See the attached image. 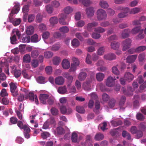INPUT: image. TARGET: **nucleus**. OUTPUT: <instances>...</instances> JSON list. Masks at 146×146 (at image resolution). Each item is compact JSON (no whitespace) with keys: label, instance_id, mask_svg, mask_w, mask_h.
Masks as SVG:
<instances>
[{"label":"nucleus","instance_id":"nucleus-41","mask_svg":"<svg viewBox=\"0 0 146 146\" xmlns=\"http://www.w3.org/2000/svg\"><path fill=\"white\" fill-rule=\"evenodd\" d=\"M51 113L53 115H56L58 114V110L55 108H52L50 110Z\"/></svg>","mask_w":146,"mask_h":146},{"label":"nucleus","instance_id":"nucleus-8","mask_svg":"<svg viewBox=\"0 0 146 146\" xmlns=\"http://www.w3.org/2000/svg\"><path fill=\"white\" fill-rule=\"evenodd\" d=\"M28 96V98H29L30 101H35L36 104H38V101L37 96L36 95H35L33 92H29Z\"/></svg>","mask_w":146,"mask_h":146},{"label":"nucleus","instance_id":"nucleus-6","mask_svg":"<svg viewBox=\"0 0 146 146\" xmlns=\"http://www.w3.org/2000/svg\"><path fill=\"white\" fill-rule=\"evenodd\" d=\"M115 80L116 79L111 76L108 77L106 81V86L109 87H112L115 84Z\"/></svg>","mask_w":146,"mask_h":146},{"label":"nucleus","instance_id":"nucleus-25","mask_svg":"<svg viewBox=\"0 0 146 146\" xmlns=\"http://www.w3.org/2000/svg\"><path fill=\"white\" fill-rule=\"evenodd\" d=\"M143 29L141 30L139 34L135 36V38L137 40H141L144 38L145 35L143 33Z\"/></svg>","mask_w":146,"mask_h":146},{"label":"nucleus","instance_id":"nucleus-3","mask_svg":"<svg viewBox=\"0 0 146 146\" xmlns=\"http://www.w3.org/2000/svg\"><path fill=\"white\" fill-rule=\"evenodd\" d=\"M133 88L131 87H129L128 88V93H127L128 95H132L133 94V92L135 89H137L139 85L137 83V81L135 80L132 84Z\"/></svg>","mask_w":146,"mask_h":146},{"label":"nucleus","instance_id":"nucleus-30","mask_svg":"<svg viewBox=\"0 0 146 146\" xmlns=\"http://www.w3.org/2000/svg\"><path fill=\"white\" fill-rule=\"evenodd\" d=\"M105 50L104 47L102 46L99 48L97 50V53L98 55L102 56L104 54Z\"/></svg>","mask_w":146,"mask_h":146},{"label":"nucleus","instance_id":"nucleus-27","mask_svg":"<svg viewBox=\"0 0 146 146\" xmlns=\"http://www.w3.org/2000/svg\"><path fill=\"white\" fill-rule=\"evenodd\" d=\"M125 100L126 98L125 96H122L121 97L120 101L119 103V105L120 107V111L123 110L124 109V108H121V106H122L124 104Z\"/></svg>","mask_w":146,"mask_h":146},{"label":"nucleus","instance_id":"nucleus-22","mask_svg":"<svg viewBox=\"0 0 146 146\" xmlns=\"http://www.w3.org/2000/svg\"><path fill=\"white\" fill-rule=\"evenodd\" d=\"M61 61V59L60 57L56 56L53 58V63L55 65L58 66L59 65Z\"/></svg>","mask_w":146,"mask_h":146},{"label":"nucleus","instance_id":"nucleus-36","mask_svg":"<svg viewBox=\"0 0 146 146\" xmlns=\"http://www.w3.org/2000/svg\"><path fill=\"white\" fill-rule=\"evenodd\" d=\"M25 99H28V96L27 95H25L24 97L23 95L20 94L18 98V100L20 102L24 100Z\"/></svg>","mask_w":146,"mask_h":146},{"label":"nucleus","instance_id":"nucleus-23","mask_svg":"<svg viewBox=\"0 0 146 146\" xmlns=\"http://www.w3.org/2000/svg\"><path fill=\"white\" fill-rule=\"evenodd\" d=\"M100 6L104 9H107L109 7V5L107 2L105 1H101L99 3Z\"/></svg>","mask_w":146,"mask_h":146},{"label":"nucleus","instance_id":"nucleus-49","mask_svg":"<svg viewBox=\"0 0 146 146\" xmlns=\"http://www.w3.org/2000/svg\"><path fill=\"white\" fill-rule=\"evenodd\" d=\"M59 30L60 32L64 33H67L69 31L68 28L66 26H64L61 27L60 28Z\"/></svg>","mask_w":146,"mask_h":146},{"label":"nucleus","instance_id":"nucleus-53","mask_svg":"<svg viewBox=\"0 0 146 146\" xmlns=\"http://www.w3.org/2000/svg\"><path fill=\"white\" fill-rule=\"evenodd\" d=\"M127 11L128 12V14H135L138 13L140 12L139 10H125Z\"/></svg>","mask_w":146,"mask_h":146},{"label":"nucleus","instance_id":"nucleus-19","mask_svg":"<svg viewBox=\"0 0 146 146\" xmlns=\"http://www.w3.org/2000/svg\"><path fill=\"white\" fill-rule=\"evenodd\" d=\"M58 92L60 94H65L67 91V88L65 86L60 87L58 89Z\"/></svg>","mask_w":146,"mask_h":146},{"label":"nucleus","instance_id":"nucleus-52","mask_svg":"<svg viewBox=\"0 0 146 146\" xmlns=\"http://www.w3.org/2000/svg\"><path fill=\"white\" fill-rule=\"evenodd\" d=\"M107 126V123L106 122H104L102 124H100L99 127L103 131H104L105 130L107 129V128H106Z\"/></svg>","mask_w":146,"mask_h":146},{"label":"nucleus","instance_id":"nucleus-31","mask_svg":"<svg viewBox=\"0 0 146 146\" xmlns=\"http://www.w3.org/2000/svg\"><path fill=\"white\" fill-rule=\"evenodd\" d=\"M86 75V73L85 72H81L79 75L78 77V79L81 81L84 80L85 79Z\"/></svg>","mask_w":146,"mask_h":146},{"label":"nucleus","instance_id":"nucleus-18","mask_svg":"<svg viewBox=\"0 0 146 146\" xmlns=\"http://www.w3.org/2000/svg\"><path fill=\"white\" fill-rule=\"evenodd\" d=\"M130 33V30L128 29H125L122 33L121 36L123 38L128 37L129 36V34Z\"/></svg>","mask_w":146,"mask_h":146},{"label":"nucleus","instance_id":"nucleus-39","mask_svg":"<svg viewBox=\"0 0 146 146\" xmlns=\"http://www.w3.org/2000/svg\"><path fill=\"white\" fill-rule=\"evenodd\" d=\"M46 73L48 74H50L52 73V68L51 66H48L45 68Z\"/></svg>","mask_w":146,"mask_h":146},{"label":"nucleus","instance_id":"nucleus-40","mask_svg":"<svg viewBox=\"0 0 146 146\" xmlns=\"http://www.w3.org/2000/svg\"><path fill=\"white\" fill-rule=\"evenodd\" d=\"M50 35V33L48 31L44 32L42 35V38L44 40L47 39L49 37Z\"/></svg>","mask_w":146,"mask_h":146},{"label":"nucleus","instance_id":"nucleus-46","mask_svg":"<svg viewBox=\"0 0 146 146\" xmlns=\"http://www.w3.org/2000/svg\"><path fill=\"white\" fill-rule=\"evenodd\" d=\"M112 72L115 74L118 75L120 74V72L116 66H114L112 68Z\"/></svg>","mask_w":146,"mask_h":146},{"label":"nucleus","instance_id":"nucleus-28","mask_svg":"<svg viewBox=\"0 0 146 146\" xmlns=\"http://www.w3.org/2000/svg\"><path fill=\"white\" fill-rule=\"evenodd\" d=\"M104 137V135L100 133H97L94 139L96 141H99L103 139Z\"/></svg>","mask_w":146,"mask_h":146},{"label":"nucleus","instance_id":"nucleus-42","mask_svg":"<svg viewBox=\"0 0 146 146\" xmlns=\"http://www.w3.org/2000/svg\"><path fill=\"white\" fill-rule=\"evenodd\" d=\"M86 62L88 64H90L92 63L91 55L89 54H87L86 58Z\"/></svg>","mask_w":146,"mask_h":146},{"label":"nucleus","instance_id":"nucleus-13","mask_svg":"<svg viewBox=\"0 0 146 146\" xmlns=\"http://www.w3.org/2000/svg\"><path fill=\"white\" fill-rule=\"evenodd\" d=\"M124 78L126 81L130 82L133 79L134 76L130 72H126L125 74Z\"/></svg>","mask_w":146,"mask_h":146},{"label":"nucleus","instance_id":"nucleus-45","mask_svg":"<svg viewBox=\"0 0 146 146\" xmlns=\"http://www.w3.org/2000/svg\"><path fill=\"white\" fill-rule=\"evenodd\" d=\"M72 60L73 62V63L72 64H74V65L77 66L79 64V61L78 59L75 57H72Z\"/></svg>","mask_w":146,"mask_h":146},{"label":"nucleus","instance_id":"nucleus-32","mask_svg":"<svg viewBox=\"0 0 146 146\" xmlns=\"http://www.w3.org/2000/svg\"><path fill=\"white\" fill-rule=\"evenodd\" d=\"M49 21L50 24L52 25L56 24L58 22V19L56 17L51 18Z\"/></svg>","mask_w":146,"mask_h":146},{"label":"nucleus","instance_id":"nucleus-64","mask_svg":"<svg viewBox=\"0 0 146 146\" xmlns=\"http://www.w3.org/2000/svg\"><path fill=\"white\" fill-rule=\"evenodd\" d=\"M10 121L12 123L15 124L17 121V119L16 117H12L10 118Z\"/></svg>","mask_w":146,"mask_h":146},{"label":"nucleus","instance_id":"nucleus-56","mask_svg":"<svg viewBox=\"0 0 146 146\" xmlns=\"http://www.w3.org/2000/svg\"><path fill=\"white\" fill-rule=\"evenodd\" d=\"M31 65L34 68L37 67L38 65V62L36 60H33L31 62Z\"/></svg>","mask_w":146,"mask_h":146},{"label":"nucleus","instance_id":"nucleus-20","mask_svg":"<svg viewBox=\"0 0 146 146\" xmlns=\"http://www.w3.org/2000/svg\"><path fill=\"white\" fill-rule=\"evenodd\" d=\"M91 81H87L84 83L83 84V87L84 89L86 90L89 91L90 90V83Z\"/></svg>","mask_w":146,"mask_h":146},{"label":"nucleus","instance_id":"nucleus-10","mask_svg":"<svg viewBox=\"0 0 146 146\" xmlns=\"http://www.w3.org/2000/svg\"><path fill=\"white\" fill-rule=\"evenodd\" d=\"M80 3H82L84 6L87 7L89 5L91 2L89 0H78ZM73 3L74 4H77L78 3V0H73Z\"/></svg>","mask_w":146,"mask_h":146},{"label":"nucleus","instance_id":"nucleus-55","mask_svg":"<svg viewBox=\"0 0 146 146\" xmlns=\"http://www.w3.org/2000/svg\"><path fill=\"white\" fill-rule=\"evenodd\" d=\"M57 133L59 134H62L64 133V130L61 127H59L56 129Z\"/></svg>","mask_w":146,"mask_h":146},{"label":"nucleus","instance_id":"nucleus-21","mask_svg":"<svg viewBox=\"0 0 146 146\" xmlns=\"http://www.w3.org/2000/svg\"><path fill=\"white\" fill-rule=\"evenodd\" d=\"M110 46L112 49L116 50L119 48L120 43L115 41H113L111 43Z\"/></svg>","mask_w":146,"mask_h":146},{"label":"nucleus","instance_id":"nucleus-16","mask_svg":"<svg viewBox=\"0 0 146 146\" xmlns=\"http://www.w3.org/2000/svg\"><path fill=\"white\" fill-rule=\"evenodd\" d=\"M34 31L33 27L32 26H29L27 27L26 32L27 35H31L33 33Z\"/></svg>","mask_w":146,"mask_h":146},{"label":"nucleus","instance_id":"nucleus-2","mask_svg":"<svg viewBox=\"0 0 146 146\" xmlns=\"http://www.w3.org/2000/svg\"><path fill=\"white\" fill-rule=\"evenodd\" d=\"M9 86L10 88V91L12 94V95L15 96L18 94L17 91V84L11 82L9 84Z\"/></svg>","mask_w":146,"mask_h":146},{"label":"nucleus","instance_id":"nucleus-26","mask_svg":"<svg viewBox=\"0 0 146 146\" xmlns=\"http://www.w3.org/2000/svg\"><path fill=\"white\" fill-rule=\"evenodd\" d=\"M23 61L24 62L28 63L31 62V58L30 55L26 54L24 55L23 58Z\"/></svg>","mask_w":146,"mask_h":146},{"label":"nucleus","instance_id":"nucleus-24","mask_svg":"<svg viewBox=\"0 0 146 146\" xmlns=\"http://www.w3.org/2000/svg\"><path fill=\"white\" fill-rule=\"evenodd\" d=\"M128 15V12L127 11L124 10L122 12L118 14V17L120 18H123L125 17Z\"/></svg>","mask_w":146,"mask_h":146},{"label":"nucleus","instance_id":"nucleus-48","mask_svg":"<svg viewBox=\"0 0 146 146\" xmlns=\"http://www.w3.org/2000/svg\"><path fill=\"white\" fill-rule=\"evenodd\" d=\"M78 136L77 134L75 133H73L72 135V142H76L77 141Z\"/></svg>","mask_w":146,"mask_h":146},{"label":"nucleus","instance_id":"nucleus-9","mask_svg":"<svg viewBox=\"0 0 146 146\" xmlns=\"http://www.w3.org/2000/svg\"><path fill=\"white\" fill-rule=\"evenodd\" d=\"M62 66L64 69H68L70 66V63L69 61L67 59H64L61 62Z\"/></svg>","mask_w":146,"mask_h":146},{"label":"nucleus","instance_id":"nucleus-37","mask_svg":"<svg viewBox=\"0 0 146 146\" xmlns=\"http://www.w3.org/2000/svg\"><path fill=\"white\" fill-rule=\"evenodd\" d=\"M71 44L73 46L76 47L78 46L80 44L79 41L76 38L73 39L72 41Z\"/></svg>","mask_w":146,"mask_h":146},{"label":"nucleus","instance_id":"nucleus-33","mask_svg":"<svg viewBox=\"0 0 146 146\" xmlns=\"http://www.w3.org/2000/svg\"><path fill=\"white\" fill-rule=\"evenodd\" d=\"M31 40L32 42H37L40 40L38 38V36L36 34H35L32 36L31 38Z\"/></svg>","mask_w":146,"mask_h":146},{"label":"nucleus","instance_id":"nucleus-11","mask_svg":"<svg viewBox=\"0 0 146 146\" xmlns=\"http://www.w3.org/2000/svg\"><path fill=\"white\" fill-rule=\"evenodd\" d=\"M103 58L105 60H111L115 59L116 56L114 54L110 53L104 55Z\"/></svg>","mask_w":146,"mask_h":146},{"label":"nucleus","instance_id":"nucleus-35","mask_svg":"<svg viewBox=\"0 0 146 146\" xmlns=\"http://www.w3.org/2000/svg\"><path fill=\"white\" fill-rule=\"evenodd\" d=\"M146 49V46H139L136 48L135 51L137 52H142Z\"/></svg>","mask_w":146,"mask_h":146},{"label":"nucleus","instance_id":"nucleus-54","mask_svg":"<svg viewBox=\"0 0 146 146\" xmlns=\"http://www.w3.org/2000/svg\"><path fill=\"white\" fill-rule=\"evenodd\" d=\"M31 56L32 57L35 58L38 55V52L37 50H36L33 51L31 53Z\"/></svg>","mask_w":146,"mask_h":146},{"label":"nucleus","instance_id":"nucleus-58","mask_svg":"<svg viewBox=\"0 0 146 146\" xmlns=\"http://www.w3.org/2000/svg\"><path fill=\"white\" fill-rule=\"evenodd\" d=\"M145 56V54L144 53H142L140 54L138 57V59L140 62L143 61L144 59Z\"/></svg>","mask_w":146,"mask_h":146},{"label":"nucleus","instance_id":"nucleus-1","mask_svg":"<svg viewBox=\"0 0 146 146\" xmlns=\"http://www.w3.org/2000/svg\"><path fill=\"white\" fill-rule=\"evenodd\" d=\"M132 41L130 38H128L123 41L121 42L122 50L125 51L129 48L131 45Z\"/></svg>","mask_w":146,"mask_h":146},{"label":"nucleus","instance_id":"nucleus-51","mask_svg":"<svg viewBox=\"0 0 146 146\" xmlns=\"http://www.w3.org/2000/svg\"><path fill=\"white\" fill-rule=\"evenodd\" d=\"M44 78L42 76H39L37 78V81L38 83L44 84L45 83Z\"/></svg>","mask_w":146,"mask_h":146},{"label":"nucleus","instance_id":"nucleus-63","mask_svg":"<svg viewBox=\"0 0 146 146\" xmlns=\"http://www.w3.org/2000/svg\"><path fill=\"white\" fill-rule=\"evenodd\" d=\"M8 94L7 93L6 90L5 89H3L1 90L0 93V95L1 96L4 97L7 96Z\"/></svg>","mask_w":146,"mask_h":146},{"label":"nucleus","instance_id":"nucleus-61","mask_svg":"<svg viewBox=\"0 0 146 146\" xmlns=\"http://www.w3.org/2000/svg\"><path fill=\"white\" fill-rule=\"evenodd\" d=\"M23 42L24 43H28L30 41V36H28L25 37H23L22 39Z\"/></svg>","mask_w":146,"mask_h":146},{"label":"nucleus","instance_id":"nucleus-17","mask_svg":"<svg viewBox=\"0 0 146 146\" xmlns=\"http://www.w3.org/2000/svg\"><path fill=\"white\" fill-rule=\"evenodd\" d=\"M142 30L140 27H136L133 28L131 31H130V33L133 35H136L139 32H140L141 30Z\"/></svg>","mask_w":146,"mask_h":146},{"label":"nucleus","instance_id":"nucleus-4","mask_svg":"<svg viewBox=\"0 0 146 146\" xmlns=\"http://www.w3.org/2000/svg\"><path fill=\"white\" fill-rule=\"evenodd\" d=\"M60 110L61 113L63 114H70L72 111L71 108L64 106H62L60 107Z\"/></svg>","mask_w":146,"mask_h":146},{"label":"nucleus","instance_id":"nucleus-7","mask_svg":"<svg viewBox=\"0 0 146 146\" xmlns=\"http://www.w3.org/2000/svg\"><path fill=\"white\" fill-rule=\"evenodd\" d=\"M49 95L46 94H40L39 98L41 102L43 104H45L47 102V100L48 99Z\"/></svg>","mask_w":146,"mask_h":146},{"label":"nucleus","instance_id":"nucleus-62","mask_svg":"<svg viewBox=\"0 0 146 146\" xmlns=\"http://www.w3.org/2000/svg\"><path fill=\"white\" fill-rule=\"evenodd\" d=\"M11 43L13 44H15L17 43L16 35H14L12 36L10 38Z\"/></svg>","mask_w":146,"mask_h":146},{"label":"nucleus","instance_id":"nucleus-44","mask_svg":"<svg viewBox=\"0 0 146 146\" xmlns=\"http://www.w3.org/2000/svg\"><path fill=\"white\" fill-rule=\"evenodd\" d=\"M122 136L123 137H126L128 139H131L130 134L125 131H123L122 132Z\"/></svg>","mask_w":146,"mask_h":146},{"label":"nucleus","instance_id":"nucleus-38","mask_svg":"<svg viewBox=\"0 0 146 146\" xmlns=\"http://www.w3.org/2000/svg\"><path fill=\"white\" fill-rule=\"evenodd\" d=\"M50 134L48 132H44L41 134V136L43 139H45L50 136Z\"/></svg>","mask_w":146,"mask_h":146},{"label":"nucleus","instance_id":"nucleus-15","mask_svg":"<svg viewBox=\"0 0 146 146\" xmlns=\"http://www.w3.org/2000/svg\"><path fill=\"white\" fill-rule=\"evenodd\" d=\"M105 77V75L102 72L97 73L96 74V78L97 80L99 82L102 81Z\"/></svg>","mask_w":146,"mask_h":146},{"label":"nucleus","instance_id":"nucleus-50","mask_svg":"<svg viewBox=\"0 0 146 146\" xmlns=\"http://www.w3.org/2000/svg\"><path fill=\"white\" fill-rule=\"evenodd\" d=\"M112 125L114 127L117 126L122 124V122L121 121H111Z\"/></svg>","mask_w":146,"mask_h":146},{"label":"nucleus","instance_id":"nucleus-47","mask_svg":"<svg viewBox=\"0 0 146 146\" xmlns=\"http://www.w3.org/2000/svg\"><path fill=\"white\" fill-rule=\"evenodd\" d=\"M98 25V23L96 22L89 23L88 24L87 28L88 29H90L94 27L97 26Z\"/></svg>","mask_w":146,"mask_h":146},{"label":"nucleus","instance_id":"nucleus-5","mask_svg":"<svg viewBox=\"0 0 146 146\" xmlns=\"http://www.w3.org/2000/svg\"><path fill=\"white\" fill-rule=\"evenodd\" d=\"M97 13V18L99 20H102L106 18V14L104 10H98Z\"/></svg>","mask_w":146,"mask_h":146},{"label":"nucleus","instance_id":"nucleus-34","mask_svg":"<svg viewBox=\"0 0 146 146\" xmlns=\"http://www.w3.org/2000/svg\"><path fill=\"white\" fill-rule=\"evenodd\" d=\"M44 55L45 58H49L52 56L53 54L50 51H46L44 52Z\"/></svg>","mask_w":146,"mask_h":146},{"label":"nucleus","instance_id":"nucleus-12","mask_svg":"<svg viewBox=\"0 0 146 146\" xmlns=\"http://www.w3.org/2000/svg\"><path fill=\"white\" fill-rule=\"evenodd\" d=\"M64 81V79L62 76H59L56 77L54 80L56 84L58 85H63Z\"/></svg>","mask_w":146,"mask_h":146},{"label":"nucleus","instance_id":"nucleus-43","mask_svg":"<svg viewBox=\"0 0 146 146\" xmlns=\"http://www.w3.org/2000/svg\"><path fill=\"white\" fill-rule=\"evenodd\" d=\"M76 110L77 112L80 113H84L85 110L83 107L80 106H77L76 107Z\"/></svg>","mask_w":146,"mask_h":146},{"label":"nucleus","instance_id":"nucleus-57","mask_svg":"<svg viewBox=\"0 0 146 146\" xmlns=\"http://www.w3.org/2000/svg\"><path fill=\"white\" fill-rule=\"evenodd\" d=\"M38 27L39 29L41 31L46 30L47 29L46 25L43 23L40 24L39 25Z\"/></svg>","mask_w":146,"mask_h":146},{"label":"nucleus","instance_id":"nucleus-60","mask_svg":"<svg viewBox=\"0 0 146 146\" xmlns=\"http://www.w3.org/2000/svg\"><path fill=\"white\" fill-rule=\"evenodd\" d=\"M87 14L88 17H90L94 14V12L93 10H86Z\"/></svg>","mask_w":146,"mask_h":146},{"label":"nucleus","instance_id":"nucleus-14","mask_svg":"<svg viewBox=\"0 0 146 146\" xmlns=\"http://www.w3.org/2000/svg\"><path fill=\"white\" fill-rule=\"evenodd\" d=\"M137 56V55L135 54L128 56L126 59L127 62L129 63L133 62L136 59Z\"/></svg>","mask_w":146,"mask_h":146},{"label":"nucleus","instance_id":"nucleus-59","mask_svg":"<svg viewBox=\"0 0 146 146\" xmlns=\"http://www.w3.org/2000/svg\"><path fill=\"white\" fill-rule=\"evenodd\" d=\"M95 31L99 33H104L105 31V30L100 27H99L95 28Z\"/></svg>","mask_w":146,"mask_h":146},{"label":"nucleus","instance_id":"nucleus-29","mask_svg":"<svg viewBox=\"0 0 146 146\" xmlns=\"http://www.w3.org/2000/svg\"><path fill=\"white\" fill-rule=\"evenodd\" d=\"M22 74L24 78L27 79H30L31 76L25 70H23L22 72Z\"/></svg>","mask_w":146,"mask_h":146}]
</instances>
